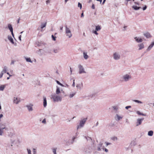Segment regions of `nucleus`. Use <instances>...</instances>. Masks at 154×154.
<instances>
[{"mask_svg":"<svg viewBox=\"0 0 154 154\" xmlns=\"http://www.w3.org/2000/svg\"><path fill=\"white\" fill-rule=\"evenodd\" d=\"M76 87L79 90L81 89L83 87V84L82 82L79 83L76 85Z\"/></svg>","mask_w":154,"mask_h":154,"instance_id":"19","label":"nucleus"},{"mask_svg":"<svg viewBox=\"0 0 154 154\" xmlns=\"http://www.w3.org/2000/svg\"><path fill=\"white\" fill-rule=\"evenodd\" d=\"M8 38L12 44L14 45L15 46L16 45V43L14 42L13 39L10 35H8Z\"/></svg>","mask_w":154,"mask_h":154,"instance_id":"12","label":"nucleus"},{"mask_svg":"<svg viewBox=\"0 0 154 154\" xmlns=\"http://www.w3.org/2000/svg\"><path fill=\"white\" fill-rule=\"evenodd\" d=\"M102 0H100V1H99V2H100V3H101L102 2Z\"/></svg>","mask_w":154,"mask_h":154,"instance_id":"64","label":"nucleus"},{"mask_svg":"<svg viewBox=\"0 0 154 154\" xmlns=\"http://www.w3.org/2000/svg\"><path fill=\"white\" fill-rule=\"evenodd\" d=\"M112 108L114 110H117L118 109V107L116 106H113Z\"/></svg>","mask_w":154,"mask_h":154,"instance_id":"43","label":"nucleus"},{"mask_svg":"<svg viewBox=\"0 0 154 154\" xmlns=\"http://www.w3.org/2000/svg\"><path fill=\"white\" fill-rule=\"evenodd\" d=\"M76 138V137H75V136H73L72 138V140H73V141H74V140Z\"/></svg>","mask_w":154,"mask_h":154,"instance_id":"57","label":"nucleus"},{"mask_svg":"<svg viewBox=\"0 0 154 154\" xmlns=\"http://www.w3.org/2000/svg\"><path fill=\"white\" fill-rule=\"evenodd\" d=\"M1 72L3 73V74L4 73H6L5 72L3 69L2 70V71Z\"/></svg>","mask_w":154,"mask_h":154,"instance_id":"53","label":"nucleus"},{"mask_svg":"<svg viewBox=\"0 0 154 154\" xmlns=\"http://www.w3.org/2000/svg\"><path fill=\"white\" fill-rule=\"evenodd\" d=\"M3 69L6 72L8 70V67L5 66L4 67Z\"/></svg>","mask_w":154,"mask_h":154,"instance_id":"35","label":"nucleus"},{"mask_svg":"<svg viewBox=\"0 0 154 154\" xmlns=\"http://www.w3.org/2000/svg\"><path fill=\"white\" fill-rule=\"evenodd\" d=\"M105 151L106 152H108V149H107L105 148Z\"/></svg>","mask_w":154,"mask_h":154,"instance_id":"59","label":"nucleus"},{"mask_svg":"<svg viewBox=\"0 0 154 154\" xmlns=\"http://www.w3.org/2000/svg\"><path fill=\"white\" fill-rule=\"evenodd\" d=\"M15 61L14 60H12L11 63V65H14V63Z\"/></svg>","mask_w":154,"mask_h":154,"instance_id":"47","label":"nucleus"},{"mask_svg":"<svg viewBox=\"0 0 154 154\" xmlns=\"http://www.w3.org/2000/svg\"><path fill=\"white\" fill-rule=\"evenodd\" d=\"M42 50H40V49L38 51V53L39 55H41L42 54L41 53V52H42Z\"/></svg>","mask_w":154,"mask_h":154,"instance_id":"42","label":"nucleus"},{"mask_svg":"<svg viewBox=\"0 0 154 154\" xmlns=\"http://www.w3.org/2000/svg\"><path fill=\"white\" fill-rule=\"evenodd\" d=\"M102 143H100L98 144L97 146V150L98 151L101 150V149H102L103 150H104V147L102 146Z\"/></svg>","mask_w":154,"mask_h":154,"instance_id":"15","label":"nucleus"},{"mask_svg":"<svg viewBox=\"0 0 154 154\" xmlns=\"http://www.w3.org/2000/svg\"><path fill=\"white\" fill-rule=\"evenodd\" d=\"M7 74H8V75H9V76H11V75H10L9 74V73H8V72H7Z\"/></svg>","mask_w":154,"mask_h":154,"instance_id":"61","label":"nucleus"},{"mask_svg":"<svg viewBox=\"0 0 154 154\" xmlns=\"http://www.w3.org/2000/svg\"><path fill=\"white\" fill-rule=\"evenodd\" d=\"M132 79V76L129 73L124 74L121 77V80L123 82H127L130 81Z\"/></svg>","mask_w":154,"mask_h":154,"instance_id":"1","label":"nucleus"},{"mask_svg":"<svg viewBox=\"0 0 154 154\" xmlns=\"http://www.w3.org/2000/svg\"><path fill=\"white\" fill-rule=\"evenodd\" d=\"M14 103L16 104H18L20 102L19 99L17 97H14L13 99Z\"/></svg>","mask_w":154,"mask_h":154,"instance_id":"14","label":"nucleus"},{"mask_svg":"<svg viewBox=\"0 0 154 154\" xmlns=\"http://www.w3.org/2000/svg\"><path fill=\"white\" fill-rule=\"evenodd\" d=\"M153 132L152 131H150L148 132V135L149 136H152L153 135Z\"/></svg>","mask_w":154,"mask_h":154,"instance_id":"32","label":"nucleus"},{"mask_svg":"<svg viewBox=\"0 0 154 154\" xmlns=\"http://www.w3.org/2000/svg\"><path fill=\"white\" fill-rule=\"evenodd\" d=\"M95 30H93L92 32L95 34L96 35H98V33L97 31H100L101 29V27L99 25L96 26Z\"/></svg>","mask_w":154,"mask_h":154,"instance_id":"7","label":"nucleus"},{"mask_svg":"<svg viewBox=\"0 0 154 154\" xmlns=\"http://www.w3.org/2000/svg\"><path fill=\"white\" fill-rule=\"evenodd\" d=\"M92 8L93 9H95L94 5V4H93L92 5Z\"/></svg>","mask_w":154,"mask_h":154,"instance_id":"51","label":"nucleus"},{"mask_svg":"<svg viewBox=\"0 0 154 154\" xmlns=\"http://www.w3.org/2000/svg\"><path fill=\"white\" fill-rule=\"evenodd\" d=\"M21 35H20V36H19V40L20 41H21Z\"/></svg>","mask_w":154,"mask_h":154,"instance_id":"50","label":"nucleus"},{"mask_svg":"<svg viewBox=\"0 0 154 154\" xmlns=\"http://www.w3.org/2000/svg\"><path fill=\"white\" fill-rule=\"evenodd\" d=\"M3 74H4L3 73L1 72L0 73V78H2V77L3 76Z\"/></svg>","mask_w":154,"mask_h":154,"instance_id":"45","label":"nucleus"},{"mask_svg":"<svg viewBox=\"0 0 154 154\" xmlns=\"http://www.w3.org/2000/svg\"><path fill=\"white\" fill-rule=\"evenodd\" d=\"M70 72L71 74H72V69L71 68H70Z\"/></svg>","mask_w":154,"mask_h":154,"instance_id":"58","label":"nucleus"},{"mask_svg":"<svg viewBox=\"0 0 154 154\" xmlns=\"http://www.w3.org/2000/svg\"><path fill=\"white\" fill-rule=\"evenodd\" d=\"M78 7H79L80 9H81L82 8V5L79 2L78 4Z\"/></svg>","mask_w":154,"mask_h":154,"instance_id":"39","label":"nucleus"},{"mask_svg":"<svg viewBox=\"0 0 154 154\" xmlns=\"http://www.w3.org/2000/svg\"><path fill=\"white\" fill-rule=\"evenodd\" d=\"M134 39L136 41L137 43L141 42L143 41L142 39L140 37H136L134 38Z\"/></svg>","mask_w":154,"mask_h":154,"instance_id":"21","label":"nucleus"},{"mask_svg":"<svg viewBox=\"0 0 154 154\" xmlns=\"http://www.w3.org/2000/svg\"><path fill=\"white\" fill-rule=\"evenodd\" d=\"M136 113L138 115L142 116H146V115L145 114H144L141 112L139 111H138V110L136 111Z\"/></svg>","mask_w":154,"mask_h":154,"instance_id":"25","label":"nucleus"},{"mask_svg":"<svg viewBox=\"0 0 154 154\" xmlns=\"http://www.w3.org/2000/svg\"><path fill=\"white\" fill-rule=\"evenodd\" d=\"M105 1H106V0H103V3H102V4H103H103H104V3H105Z\"/></svg>","mask_w":154,"mask_h":154,"instance_id":"60","label":"nucleus"},{"mask_svg":"<svg viewBox=\"0 0 154 154\" xmlns=\"http://www.w3.org/2000/svg\"><path fill=\"white\" fill-rule=\"evenodd\" d=\"M62 90H61L60 88L58 86L56 87V93L55 94L60 95L61 93V91H62Z\"/></svg>","mask_w":154,"mask_h":154,"instance_id":"16","label":"nucleus"},{"mask_svg":"<svg viewBox=\"0 0 154 154\" xmlns=\"http://www.w3.org/2000/svg\"><path fill=\"white\" fill-rule=\"evenodd\" d=\"M59 50L58 48H54L53 50V51L55 53H57L59 52Z\"/></svg>","mask_w":154,"mask_h":154,"instance_id":"34","label":"nucleus"},{"mask_svg":"<svg viewBox=\"0 0 154 154\" xmlns=\"http://www.w3.org/2000/svg\"><path fill=\"white\" fill-rule=\"evenodd\" d=\"M84 16L83 13H82L81 15V17H83Z\"/></svg>","mask_w":154,"mask_h":154,"instance_id":"54","label":"nucleus"},{"mask_svg":"<svg viewBox=\"0 0 154 154\" xmlns=\"http://www.w3.org/2000/svg\"><path fill=\"white\" fill-rule=\"evenodd\" d=\"M52 151L54 154H57L56 149L55 148L53 149Z\"/></svg>","mask_w":154,"mask_h":154,"instance_id":"38","label":"nucleus"},{"mask_svg":"<svg viewBox=\"0 0 154 154\" xmlns=\"http://www.w3.org/2000/svg\"><path fill=\"white\" fill-rule=\"evenodd\" d=\"M42 122L43 124H45L46 123V119H44L42 121Z\"/></svg>","mask_w":154,"mask_h":154,"instance_id":"40","label":"nucleus"},{"mask_svg":"<svg viewBox=\"0 0 154 154\" xmlns=\"http://www.w3.org/2000/svg\"><path fill=\"white\" fill-rule=\"evenodd\" d=\"M27 151L28 152V154H32L31 152V151L29 149H27Z\"/></svg>","mask_w":154,"mask_h":154,"instance_id":"41","label":"nucleus"},{"mask_svg":"<svg viewBox=\"0 0 154 154\" xmlns=\"http://www.w3.org/2000/svg\"><path fill=\"white\" fill-rule=\"evenodd\" d=\"M51 98L53 100L54 102H58L61 101L62 97L60 95L54 94L51 96Z\"/></svg>","mask_w":154,"mask_h":154,"instance_id":"2","label":"nucleus"},{"mask_svg":"<svg viewBox=\"0 0 154 154\" xmlns=\"http://www.w3.org/2000/svg\"><path fill=\"white\" fill-rule=\"evenodd\" d=\"M46 25V23L45 22L42 23L41 25V29H43L44 27H45Z\"/></svg>","mask_w":154,"mask_h":154,"instance_id":"31","label":"nucleus"},{"mask_svg":"<svg viewBox=\"0 0 154 154\" xmlns=\"http://www.w3.org/2000/svg\"><path fill=\"white\" fill-rule=\"evenodd\" d=\"M123 118V116L121 115L117 114L116 115L115 118L116 120L119 121L122 119Z\"/></svg>","mask_w":154,"mask_h":154,"instance_id":"11","label":"nucleus"},{"mask_svg":"<svg viewBox=\"0 0 154 154\" xmlns=\"http://www.w3.org/2000/svg\"><path fill=\"white\" fill-rule=\"evenodd\" d=\"M11 141L12 144L11 146H13V145L18 146L20 143L19 140L17 138L15 139L12 138L11 139Z\"/></svg>","mask_w":154,"mask_h":154,"instance_id":"6","label":"nucleus"},{"mask_svg":"<svg viewBox=\"0 0 154 154\" xmlns=\"http://www.w3.org/2000/svg\"><path fill=\"white\" fill-rule=\"evenodd\" d=\"M5 127L3 125H0V136H2L4 133V130Z\"/></svg>","mask_w":154,"mask_h":154,"instance_id":"10","label":"nucleus"},{"mask_svg":"<svg viewBox=\"0 0 154 154\" xmlns=\"http://www.w3.org/2000/svg\"><path fill=\"white\" fill-rule=\"evenodd\" d=\"M132 8L135 10H137L139 9L140 8V7H138L137 6L135 5H133L132 6Z\"/></svg>","mask_w":154,"mask_h":154,"instance_id":"28","label":"nucleus"},{"mask_svg":"<svg viewBox=\"0 0 154 154\" xmlns=\"http://www.w3.org/2000/svg\"><path fill=\"white\" fill-rule=\"evenodd\" d=\"M51 37L52 38V40L54 41H55L56 40V36H54L53 35H51Z\"/></svg>","mask_w":154,"mask_h":154,"instance_id":"36","label":"nucleus"},{"mask_svg":"<svg viewBox=\"0 0 154 154\" xmlns=\"http://www.w3.org/2000/svg\"><path fill=\"white\" fill-rule=\"evenodd\" d=\"M138 50H141L144 48V45L143 43L139 44L138 45Z\"/></svg>","mask_w":154,"mask_h":154,"instance_id":"13","label":"nucleus"},{"mask_svg":"<svg viewBox=\"0 0 154 154\" xmlns=\"http://www.w3.org/2000/svg\"><path fill=\"white\" fill-rule=\"evenodd\" d=\"M123 28H124V30H126V29L127 26H124L123 27Z\"/></svg>","mask_w":154,"mask_h":154,"instance_id":"56","label":"nucleus"},{"mask_svg":"<svg viewBox=\"0 0 154 154\" xmlns=\"http://www.w3.org/2000/svg\"><path fill=\"white\" fill-rule=\"evenodd\" d=\"M72 86L73 87H74L75 86V80H73V82Z\"/></svg>","mask_w":154,"mask_h":154,"instance_id":"46","label":"nucleus"},{"mask_svg":"<svg viewBox=\"0 0 154 154\" xmlns=\"http://www.w3.org/2000/svg\"><path fill=\"white\" fill-rule=\"evenodd\" d=\"M56 82L57 84L60 85L62 87H64V86L62 84H61L59 81H56Z\"/></svg>","mask_w":154,"mask_h":154,"instance_id":"37","label":"nucleus"},{"mask_svg":"<svg viewBox=\"0 0 154 154\" xmlns=\"http://www.w3.org/2000/svg\"><path fill=\"white\" fill-rule=\"evenodd\" d=\"M113 58L116 60H120L121 58L120 53L118 52H116L113 54Z\"/></svg>","mask_w":154,"mask_h":154,"instance_id":"8","label":"nucleus"},{"mask_svg":"<svg viewBox=\"0 0 154 154\" xmlns=\"http://www.w3.org/2000/svg\"><path fill=\"white\" fill-rule=\"evenodd\" d=\"M131 107V106H126L125 107V108L127 109H128L129 108H130Z\"/></svg>","mask_w":154,"mask_h":154,"instance_id":"44","label":"nucleus"},{"mask_svg":"<svg viewBox=\"0 0 154 154\" xmlns=\"http://www.w3.org/2000/svg\"><path fill=\"white\" fill-rule=\"evenodd\" d=\"M75 92H71L68 95V96L70 98H72L75 95Z\"/></svg>","mask_w":154,"mask_h":154,"instance_id":"29","label":"nucleus"},{"mask_svg":"<svg viewBox=\"0 0 154 154\" xmlns=\"http://www.w3.org/2000/svg\"><path fill=\"white\" fill-rule=\"evenodd\" d=\"M50 3V2L49 1V0H47L46 1V3L47 4H48V3Z\"/></svg>","mask_w":154,"mask_h":154,"instance_id":"55","label":"nucleus"},{"mask_svg":"<svg viewBox=\"0 0 154 154\" xmlns=\"http://www.w3.org/2000/svg\"><path fill=\"white\" fill-rule=\"evenodd\" d=\"M33 154H36V152L35 149H33Z\"/></svg>","mask_w":154,"mask_h":154,"instance_id":"52","label":"nucleus"},{"mask_svg":"<svg viewBox=\"0 0 154 154\" xmlns=\"http://www.w3.org/2000/svg\"><path fill=\"white\" fill-rule=\"evenodd\" d=\"M69 0H64L65 3H66Z\"/></svg>","mask_w":154,"mask_h":154,"instance_id":"62","label":"nucleus"},{"mask_svg":"<svg viewBox=\"0 0 154 154\" xmlns=\"http://www.w3.org/2000/svg\"><path fill=\"white\" fill-rule=\"evenodd\" d=\"M25 59L27 62L31 63H32V61L31 60V58L30 57H25Z\"/></svg>","mask_w":154,"mask_h":154,"instance_id":"27","label":"nucleus"},{"mask_svg":"<svg viewBox=\"0 0 154 154\" xmlns=\"http://www.w3.org/2000/svg\"><path fill=\"white\" fill-rule=\"evenodd\" d=\"M86 119H84L80 121L79 125L77 126V130L80 129L83 127L86 121Z\"/></svg>","mask_w":154,"mask_h":154,"instance_id":"4","label":"nucleus"},{"mask_svg":"<svg viewBox=\"0 0 154 154\" xmlns=\"http://www.w3.org/2000/svg\"><path fill=\"white\" fill-rule=\"evenodd\" d=\"M65 32L66 36L69 38H71L72 36V34L71 32L70 29L66 26L65 27Z\"/></svg>","mask_w":154,"mask_h":154,"instance_id":"3","label":"nucleus"},{"mask_svg":"<svg viewBox=\"0 0 154 154\" xmlns=\"http://www.w3.org/2000/svg\"><path fill=\"white\" fill-rule=\"evenodd\" d=\"M11 34H12V35L13 37L14 38V33H13V31H11Z\"/></svg>","mask_w":154,"mask_h":154,"instance_id":"48","label":"nucleus"},{"mask_svg":"<svg viewBox=\"0 0 154 154\" xmlns=\"http://www.w3.org/2000/svg\"><path fill=\"white\" fill-rule=\"evenodd\" d=\"M133 101L138 103L142 104L143 103V102L138 100H134Z\"/></svg>","mask_w":154,"mask_h":154,"instance_id":"33","label":"nucleus"},{"mask_svg":"<svg viewBox=\"0 0 154 154\" xmlns=\"http://www.w3.org/2000/svg\"><path fill=\"white\" fill-rule=\"evenodd\" d=\"M8 27L9 29L10 30V32L13 31V28L11 26V25L10 24H9L8 25Z\"/></svg>","mask_w":154,"mask_h":154,"instance_id":"30","label":"nucleus"},{"mask_svg":"<svg viewBox=\"0 0 154 154\" xmlns=\"http://www.w3.org/2000/svg\"><path fill=\"white\" fill-rule=\"evenodd\" d=\"M146 8H147V7L146 5H145V7L143 8V11H144L146 9Z\"/></svg>","mask_w":154,"mask_h":154,"instance_id":"49","label":"nucleus"},{"mask_svg":"<svg viewBox=\"0 0 154 154\" xmlns=\"http://www.w3.org/2000/svg\"><path fill=\"white\" fill-rule=\"evenodd\" d=\"M6 87L5 85H0V91H3Z\"/></svg>","mask_w":154,"mask_h":154,"instance_id":"24","label":"nucleus"},{"mask_svg":"<svg viewBox=\"0 0 154 154\" xmlns=\"http://www.w3.org/2000/svg\"><path fill=\"white\" fill-rule=\"evenodd\" d=\"M144 119V118H138L137 119L136 122V126L137 127L140 125Z\"/></svg>","mask_w":154,"mask_h":154,"instance_id":"9","label":"nucleus"},{"mask_svg":"<svg viewBox=\"0 0 154 154\" xmlns=\"http://www.w3.org/2000/svg\"><path fill=\"white\" fill-rule=\"evenodd\" d=\"M154 45V41L151 42V44L148 47L146 51H149L153 47Z\"/></svg>","mask_w":154,"mask_h":154,"instance_id":"18","label":"nucleus"},{"mask_svg":"<svg viewBox=\"0 0 154 154\" xmlns=\"http://www.w3.org/2000/svg\"><path fill=\"white\" fill-rule=\"evenodd\" d=\"M79 73V74H86L87 72L84 67L82 65L80 64L78 66Z\"/></svg>","mask_w":154,"mask_h":154,"instance_id":"5","label":"nucleus"},{"mask_svg":"<svg viewBox=\"0 0 154 154\" xmlns=\"http://www.w3.org/2000/svg\"><path fill=\"white\" fill-rule=\"evenodd\" d=\"M143 35L145 36L147 38H150L151 36L149 34L148 32H146L143 33Z\"/></svg>","mask_w":154,"mask_h":154,"instance_id":"23","label":"nucleus"},{"mask_svg":"<svg viewBox=\"0 0 154 154\" xmlns=\"http://www.w3.org/2000/svg\"><path fill=\"white\" fill-rule=\"evenodd\" d=\"M33 105L32 104H29L26 106V107L29 111L31 112L33 111Z\"/></svg>","mask_w":154,"mask_h":154,"instance_id":"20","label":"nucleus"},{"mask_svg":"<svg viewBox=\"0 0 154 154\" xmlns=\"http://www.w3.org/2000/svg\"><path fill=\"white\" fill-rule=\"evenodd\" d=\"M110 144V143H106V145H107H107H108Z\"/></svg>","mask_w":154,"mask_h":154,"instance_id":"63","label":"nucleus"},{"mask_svg":"<svg viewBox=\"0 0 154 154\" xmlns=\"http://www.w3.org/2000/svg\"><path fill=\"white\" fill-rule=\"evenodd\" d=\"M43 106L44 107H45L47 105V101L46 98L45 96H44L43 97Z\"/></svg>","mask_w":154,"mask_h":154,"instance_id":"22","label":"nucleus"},{"mask_svg":"<svg viewBox=\"0 0 154 154\" xmlns=\"http://www.w3.org/2000/svg\"><path fill=\"white\" fill-rule=\"evenodd\" d=\"M111 139L113 141H116L118 140V138L116 136H112L111 138Z\"/></svg>","mask_w":154,"mask_h":154,"instance_id":"26","label":"nucleus"},{"mask_svg":"<svg viewBox=\"0 0 154 154\" xmlns=\"http://www.w3.org/2000/svg\"><path fill=\"white\" fill-rule=\"evenodd\" d=\"M83 57L84 59L85 60H87L88 59L89 56L87 52L85 51H84L83 52Z\"/></svg>","mask_w":154,"mask_h":154,"instance_id":"17","label":"nucleus"}]
</instances>
